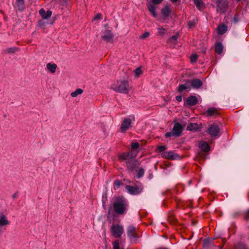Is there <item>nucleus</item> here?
<instances>
[{
    "mask_svg": "<svg viewBox=\"0 0 249 249\" xmlns=\"http://www.w3.org/2000/svg\"><path fill=\"white\" fill-rule=\"evenodd\" d=\"M127 234L131 240L136 238L137 234L135 227L133 226L128 227L127 228Z\"/></svg>",
    "mask_w": 249,
    "mask_h": 249,
    "instance_id": "12",
    "label": "nucleus"
},
{
    "mask_svg": "<svg viewBox=\"0 0 249 249\" xmlns=\"http://www.w3.org/2000/svg\"><path fill=\"white\" fill-rule=\"evenodd\" d=\"M122 184V182L119 180H116L114 182V188L115 190L118 189L120 185Z\"/></svg>",
    "mask_w": 249,
    "mask_h": 249,
    "instance_id": "34",
    "label": "nucleus"
},
{
    "mask_svg": "<svg viewBox=\"0 0 249 249\" xmlns=\"http://www.w3.org/2000/svg\"><path fill=\"white\" fill-rule=\"evenodd\" d=\"M102 37L103 39L107 41H111L113 39V35L109 31L105 32Z\"/></svg>",
    "mask_w": 249,
    "mask_h": 249,
    "instance_id": "18",
    "label": "nucleus"
},
{
    "mask_svg": "<svg viewBox=\"0 0 249 249\" xmlns=\"http://www.w3.org/2000/svg\"><path fill=\"white\" fill-rule=\"evenodd\" d=\"M135 121V117L134 115H130L127 118H125L122 121L120 130L121 132L124 133L126 132L131 126L132 122Z\"/></svg>",
    "mask_w": 249,
    "mask_h": 249,
    "instance_id": "4",
    "label": "nucleus"
},
{
    "mask_svg": "<svg viewBox=\"0 0 249 249\" xmlns=\"http://www.w3.org/2000/svg\"><path fill=\"white\" fill-rule=\"evenodd\" d=\"M47 70L51 73H54L56 71L57 65L55 64L48 63L46 65Z\"/></svg>",
    "mask_w": 249,
    "mask_h": 249,
    "instance_id": "24",
    "label": "nucleus"
},
{
    "mask_svg": "<svg viewBox=\"0 0 249 249\" xmlns=\"http://www.w3.org/2000/svg\"><path fill=\"white\" fill-rule=\"evenodd\" d=\"M195 3L197 8L200 9L202 7V2L201 0H195Z\"/></svg>",
    "mask_w": 249,
    "mask_h": 249,
    "instance_id": "35",
    "label": "nucleus"
},
{
    "mask_svg": "<svg viewBox=\"0 0 249 249\" xmlns=\"http://www.w3.org/2000/svg\"><path fill=\"white\" fill-rule=\"evenodd\" d=\"M125 189L130 194L132 195H137L140 194L143 189L141 185H137L136 186L126 185Z\"/></svg>",
    "mask_w": 249,
    "mask_h": 249,
    "instance_id": "8",
    "label": "nucleus"
},
{
    "mask_svg": "<svg viewBox=\"0 0 249 249\" xmlns=\"http://www.w3.org/2000/svg\"><path fill=\"white\" fill-rule=\"evenodd\" d=\"M136 172L137 173L138 178H139L142 177L144 173L143 169L142 168H138L136 170Z\"/></svg>",
    "mask_w": 249,
    "mask_h": 249,
    "instance_id": "32",
    "label": "nucleus"
},
{
    "mask_svg": "<svg viewBox=\"0 0 249 249\" xmlns=\"http://www.w3.org/2000/svg\"><path fill=\"white\" fill-rule=\"evenodd\" d=\"M237 1H240L241 0H236Z\"/></svg>",
    "mask_w": 249,
    "mask_h": 249,
    "instance_id": "47",
    "label": "nucleus"
},
{
    "mask_svg": "<svg viewBox=\"0 0 249 249\" xmlns=\"http://www.w3.org/2000/svg\"><path fill=\"white\" fill-rule=\"evenodd\" d=\"M199 148L204 152H208L210 150V146L208 143L204 141H201L199 144Z\"/></svg>",
    "mask_w": 249,
    "mask_h": 249,
    "instance_id": "19",
    "label": "nucleus"
},
{
    "mask_svg": "<svg viewBox=\"0 0 249 249\" xmlns=\"http://www.w3.org/2000/svg\"><path fill=\"white\" fill-rule=\"evenodd\" d=\"M146 5L151 15L155 18H157V14L156 11L158 8V6L157 5H154L152 3H147Z\"/></svg>",
    "mask_w": 249,
    "mask_h": 249,
    "instance_id": "11",
    "label": "nucleus"
},
{
    "mask_svg": "<svg viewBox=\"0 0 249 249\" xmlns=\"http://www.w3.org/2000/svg\"><path fill=\"white\" fill-rule=\"evenodd\" d=\"M176 98V100L178 102H180L182 100V96H177Z\"/></svg>",
    "mask_w": 249,
    "mask_h": 249,
    "instance_id": "44",
    "label": "nucleus"
},
{
    "mask_svg": "<svg viewBox=\"0 0 249 249\" xmlns=\"http://www.w3.org/2000/svg\"><path fill=\"white\" fill-rule=\"evenodd\" d=\"M183 130L182 125L179 123H176L171 132H167L165 134L166 137H170L171 136H175L176 137L179 136Z\"/></svg>",
    "mask_w": 249,
    "mask_h": 249,
    "instance_id": "6",
    "label": "nucleus"
},
{
    "mask_svg": "<svg viewBox=\"0 0 249 249\" xmlns=\"http://www.w3.org/2000/svg\"><path fill=\"white\" fill-rule=\"evenodd\" d=\"M167 149L165 145H161L158 147V150L159 152H163Z\"/></svg>",
    "mask_w": 249,
    "mask_h": 249,
    "instance_id": "41",
    "label": "nucleus"
},
{
    "mask_svg": "<svg viewBox=\"0 0 249 249\" xmlns=\"http://www.w3.org/2000/svg\"><path fill=\"white\" fill-rule=\"evenodd\" d=\"M217 30L218 34L223 35L227 31L228 27L226 25L221 24L217 27Z\"/></svg>",
    "mask_w": 249,
    "mask_h": 249,
    "instance_id": "20",
    "label": "nucleus"
},
{
    "mask_svg": "<svg viewBox=\"0 0 249 249\" xmlns=\"http://www.w3.org/2000/svg\"><path fill=\"white\" fill-rule=\"evenodd\" d=\"M207 132L213 138H218L220 136V129L218 126L215 124L210 125Z\"/></svg>",
    "mask_w": 249,
    "mask_h": 249,
    "instance_id": "7",
    "label": "nucleus"
},
{
    "mask_svg": "<svg viewBox=\"0 0 249 249\" xmlns=\"http://www.w3.org/2000/svg\"><path fill=\"white\" fill-rule=\"evenodd\" d=\"M178 0H171V1L172 2H175L177 1Z\"/></svg>",
    "mask_w": 249,
    "mask_h": 249,
    "instance_id": "46",
    "label": "nucleus"
},
{
    "mask_svg": "<svg viewBox=\"0 0 249 249\" xmlns=\"http://www.w3.org/2000/svg\"><path fill=\"white\" fill-rule=\"evenodd\" d=\"M140 146L138 142H132L131 145V150L128 153H123L119 156L120 160H127L129 158H133L136 156L138 151L137 150Z\"/></svg>",
    "mask_w": 249,
    "mask_h": 249,
    "instance_id": "3",
    "label": "nucleus"
},
{
    "mask_svg": "<svg viewBox=\"0 0 249 249\" xmlns=\"http://www.w3.org/2000/svg\"><path fill=\"white\" fill-rule=\"evenodd\" d=\"M128 168L131 170H134L139 164V162L132 159L129 158V159L125 160Z\"/></svg>",
    "mask_w": 249,
    "mask_h": 249,
    "instance_id": "10",
    "label": "nucleus"
},
{
    "mask_svg": "<svg viewBox=\"0 0 249 249\" xmlns=\"http://www.w3.org/2000/svg\"><path fill=\"white\" fill-rule=\"evenodd\" d=\"M196 22H197V20H196V19H193L192 20H190L188 23V26L189 28L191 29V28H192L194 27H195V26L196 24Z\"/></svg>",
    "mask_w": 249,
    "mask_h": 249,
    "instance_id": "30",
    "label": "nucleus"
},
{
    "mask_svg": "<svg viewBox=\"0 0 249 249\" xmlns=\"http://www.w3.org/2000/svg\"><path fill=\"white\" fill-rule=\"evenodd\" d=\"M83 93V90L81 89H77L74 91L72 92L71 94L72 97H76L78 95H81Z\"/></svg>",
    "mask_w": 249,
    "mask_h": 249,
    "instance_id": "27",
    "label": "nucleus"
},
{
    "mask_svg": "<svg viewBox=\"0 0 249 249\" xmlns=\"http://www.w3.org/2000/svg\"><path fill=\"white\" fill-rule=\"evenodd\" d=\"M19 8L21 10L24 9V3L23 0H16Z\"/></svg>",
    "mask_w": 249,
    "mask_h": 249,
    "instance_id": "37",
    "label": "nucleus"
},
{
    "mask_svg": "<svg viewBox=\"0 0 249 249\" xmlns=\"http://www.w3.org/2000/svg\"><path fill=\"white\" fill-rule=\"evenodd\" d=\"M18 50V48H16V47L11 48L7 49V51L9 53H13L16 52Z\"/></svg>",
    "mask_w": 249,
    "mask_h": 249,
    "instance_id": "40",
    "label": "nucleus"
},
{
    "mask_svg": "<svg viewBox=\"0 0 249 249\" xmlns=\"http://www.w3.org/2000/svg\"><path fill=\"white\" fill-rule=\"evenodd\" d=\"M187 90L188 91H190L191 90V87L189 84L187 83L185 84L180 85L178 88V91L180 92H181L184 90Z\"/></svg>",
    "mask_w": 249,
    "mask_h": 249,
    "instance_id": "22",
    "label": "nucleus"
},
{
    "mask_svg": "<svg viewBox=\"0 0 249 249\" xmlns=\"http://www.w3.org/2000/svg\"><path fill=\"white\" fill-rule=\"evenodd\" d=\"M39 13L43 19L48 18L52 16V13L51 11L48 10L45 11V10L42 8L39 11Z\"/></svg>",
    "mask_w": 249,
    "mask_h": 249,
    "instance_id": "15",
    "label": "nucleus"
},
{
    "mask_svg": "<svg viewBox=\"0 0 249 249\" xmlns=\"http://www.w3.org/2000/svg\"><path fill=\"white\" fill-rule=\"evenodd\" d=\"M178 35V34L174 35L168 39V42L172 45L175 46L177 44Z\"/></svg>",
    "mask_w": 249,
    "mask_h": 249,
    "instance_id": "21",
    "label": "nucleus"
},
{
    "mask_svg": "<svg viewBox=\"0 0 249 249\" xmlns=\"http://www.w3.org/2000/svg\"><path fill=\"white\" fill-rule=\"evenodd\" d=\"M112 245L113 249H120V241L119 239L115 240Z\"/></svg>",
    "mask_w": 249,
    "mask_h": 249,
    "instance_id": "31",
    "label": "nucleus"
},
{
    "mask_svg": "<svg viewBox=\"0 0 249 249\" xmlns=\"http://www.w3.org/2000/svg\"><path fill=\"white\" fill-rule=\"evenodd\" d=\"M246 218L247 219L249 218V210L247 212V213H246Z\"/></svg>",
    "mask_w": 249,
    "mask_h": 249,
    "instance_id": "45",
    "label": "nucleus"
},
{
    "mask_svg": "<svg viewBox=\"0 0 249 249\" xmlns=\"http://www.w3.org/2000/svg\"><path fill=\"white\" fill-rule=\"evenodd\" d=\"M9 223V221L6 215L2 212H0V227L6 226Z\"/></svg>",
    "mask_w": 249,
    "mask_h": 249,
    "instance_id": "13",
    "label": "nucleus"
},
{
    "mask_svg": "<svg viewBox=\"0 0 249 249\" xmlns=\"http://www.w3.org/2000/svg\"><path fill=\"white\" fill-rule=\"evenodd\" d=\"M217 11L220 13H224L228 7V3L225 0H218L217 2Z\"/></svg>",
    "mask_w": 249,
    "mask_h": 249,
    "instance_id": "9",
    "label": "nucleus"
},
{
    "mask_svg": "<svg viewBox=\"0 0 249 249\" xmlns=\"http://www.w3.org/2000/svg\"><path fill=\"white\" fill-rule=\"evenodd\" d=\"M102 18V15L101 14H97L94 18V20L100 19Z\"/></svg>",
    "mask_w": 249,
    "mask_h": 249,
    "instance_id": "43",
    "label": "nucleus"
},
{
    "mask_svg": "<svg viewBox=\"0 0 249 249\" xmlns=\"http://www.w3.org/2000/svg\"><path fill=\"white\" fill-rule=\"evenodd\" d=\"M162 157L169 159V152H164L161 154Z\"/></svg>",
    "mask_w": 249,
    "mask_h": 249,
    "instance_id": "42",
    "label": "nucleus"
},
{
    "mask_svg": "<svg viewBox=\"0 0 249 249\" xmlns=\"http://www.w3.org/2000/svg\"><path fill=\"white\" fill-rule=\"evenodd\" d=\"M111 89L116 92L127 94L131 89V86L128 81L123 80L117 81L111 85Z\"/></svg>",
    "mask_w": 249,
    "mask_h": 249,
    "instance_id": "2",
    "label": "nucleus"
},
{
    "mask_svg": "<svg viewBox=\"0 0 249 249\" xmlns=\"http://www.w3.org/2000/svg\"><path fill=\"white\" fill-rule=\"evenodd\" d=\"M191 85L194 89H199L202 86V82L199 79H194L191 81Z\"/></svg>",
    "mask_w": 249,
    "mask_h": 249,
    "instance_id": "16",
    "label": "nucleus"
},
{
    "mask_svg": "<svg viewBox=\"0 0 249 249\" xmlns=\"http://www.w3.org/2000/svg\"><path fill=\"white\" fill-rule=\"evenodd\" d=\"M197 59V55L196 54H192L190 57V60L192 63L195 62Z\"/></svg>",
    "mask_w": 249,
    "mask_h": 249,
    "instance_id": "38",
    "label": "nucleus"
},
{
    "mask_svg": "<svg viewBox=\"0 0 249 249\" xmlns=\"http://www.w3.org/2000/svg\"><path fill=\"white\" fill-rule=\"evenodd\" d=\"M217 114V110L214 107H210L207 110V114L208 116H213Z\"/></svg>",
    "mask_w": 249,
    "mask_h": 249,
    "instance_id": "26",
    "label": "nucleus"
},
{
    "mask_svg": "<svg viewBox=\"0 0 249 249\" xmlns=\"http://www.w3.org/2000/svg\"><path fill=\"white\" fill-rule=\"evenodd\" d=\"M149 35H150L149 33L147 32H145L140 37L141 39H145V38L148 37L149 36Z\"/></svg>",
    "mask_w": 249,
    "mask_h": 249,
    "instance_id": "39",
    "label": "nucleus"
},
{
    "mask_svg": "<svg viewBox=\"0 0 249 249\" xmlns=\"http://www.w3.org/2000/svg\"><path fill=\"white\" fill-rule=\"evenodd\" d=\"M110 231L113 236L120 237L124 232V227L119 224H112L110 228Z\"/></svg>",
    "mask_w": 249,
    "mask_h": 249,
    "instance_id": "5",
    "label": "nucleus"
},
{
    "mask_svg": "<svg viewBox=\"0 0 249 249\" xmlns=\"http://www.w3.org/2000/svg\"><path fill=\"white\" fill-rule=\"evenodd\" d=\"M171 12L170 7L168 5H166L161 10V15L164 19H166L169 17Z\"/></svg>",
    "mask_w": 249,
    "mask_h": 249,
    "instance_id": "14",
    "label": "nucleus"
},
{
    "mask_svg": "<svg viewBox=\"0 0 249 249\" xmlns=\"http://www.w3.org/2000/svg\"><path fill=\"white\" fill-rule=\"evenodd\" d=\"M187 129L190 131H196L198 129V125L196 123H191L187 126Z\"/></svg>",
    "mask_w": 249,
    "mask_h": 249,
    "instance_id": "25",
    "label": "nucleus"
},
{
    "mask_svg": "<svg viewBox=\"0 0 249 249\" xmlns=\"http://www.w3.org/2000/svg\"><path fill=\"white\" fill-rule=\"evenodd\" d=\"M197 102V98L195 96H191L186 99V103L189 106H194Z\"/></svg>",
    "mask_w": 249,
    "mask_h": 249,
    "instance_id": "17",
    "label": "nucleus"
},
{
    "mask_svg": "<svg viewBox=\"0 0 249 249\" xmlns=\"http://www.w3.org/2000/svg\"><path fill=\"white\" fill-rule=\"evenodd\" d=\"M157 30H158V35L160 36H163L166 32V29L163 28V27H159L157 28Z\"/></svg>",
    "mask_w": 249,
    "mask_h": 249,
    "instance_id": "28",
    "label": "nucleus"
},
{
    "mask_svg": "<svg viewBox=\"0 0 249 249\" xmlns=\"http://www.w3.org/2000/svg\"><path fill=\"white\" fill-rule=\"evenodd\" d=\"M223 50V46L221 43L220 42H217L215 45V52L219 54H220Z\"/></svg>",
    "mask_w": 249,
    "mask_h": 249,
    "instance_id": "23",
    "label": "nucleus"
},
{
    "mask_svg": "<svg viewBox=\"0 0 249 249\" xmlns=\"http://www.w3.org/2000/svg\"><path fill=\"white\" fill-rule=\"evenodd\" d=\"M142 73V71L140 67L137 68L134 71L135 77L137 78H139Z\"/></svg>",
    "mask_w": 249,
    "mask_h": 249,
    "instance_id": "29",
    "label": "nucleus"
},
{
    "mask_svg": "<svg viewBox=\"0 0 249 249\" xmlns=\"http://www.w3.org/2000/svg\"><path fill=\"white\" fill-rule=\"evenodd\" d=\"M163 0H151L150 1L147 2V3H152L154 5H157L162 2Z\"/></svg>",
    "mask_w": 249,
    "mask_h": 249,
    "instance_id": "36",
    "label": "nucleus"
},
{
    "mask_svg": "<svg viewBox=\"0 0 249 249\" xmlns=\"http://www.w3.org/2000/svg\"><path fill=\"white\" fill-rule=\"evenodd\" d=\"M127 201L123 196H119L114 200L113 207L116 213L123 214L126 213L128 207Z\"/></svg>",
    "mask_w": 249,
    "mask_h": 249,
    "instance_id": "1",
    "label": "nucleus"
},
{
    "mask_svg": "<svg viewBox=\"0 0 249 249\" xmlns=\"http://www.w3.org/2000/svg\"><path fill=\"white\" fill-rule=\"evenodd\" d=\"M178 155L173 151H169V159L174 160L177 158Z\"/></svg>",
    "mask_w": 249,
    "mask_h": 249,
    "instance_id": "33",
    "label": "nucleus"
}]
</instances>
